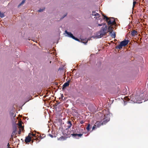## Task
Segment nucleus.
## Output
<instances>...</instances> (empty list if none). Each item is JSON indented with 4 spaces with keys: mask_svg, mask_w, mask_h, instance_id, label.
Segmentation results:
<instances>
[{
    "mask_svg": "<svg viewBox=\"0 0 148 148\" xmlns=\"http://www.w3.org/2000/svg\"><path fill=\"white\" fill-rule=\"evenodd\" d=\"M25 0H23L22 1L21 3L18 5V7H19L21 6V5L25 3Z\"/></svg>",
    "mask_w": 148,
    "mask_h": 148,
    "instance_id": "obj_17",
    "label": "nucleus"
},
{
    "mask_svg": "<svg viewBox=\"0 0 148 148\" xmlns=\"http://www.w3.org/2000/svg\"><path fill=\"white\" fill-rule=\"evenodd\" d=\"M65 32L67 34L68 36L69 37L71 38H73L74 37V36H73V34L71 33L68 32L66 30L65 31Z\"/></svg>",
    "mask_w": 148,
    "mask_h": 148,
    "instance_id": "obj_9",
    "label": "nucleus"
},
{
    "mask_svg": "<svg viewBox=\"0 0 148 148\" xmlns=\"http://www.w3.org/2000/svg\"><path fill=\"white\" fill-rule=\"evenodd\" d=\"M66 15V14L62 18H63Z\"/></svg>",
    "mask_w": 148,
    "mask_h": 148,
    "instance_id": "obj_37",
    "label": "nucleus"
},
{
    "mask_svg": "<svg viewBox=\"0 0 148 148\" xmlns=\"http://www.w3.org/2000/svg\"><path fill=\"white\" fill-rule=\"evenodd\" d=\"M7 148H12V147H7Z\"/></svg>",
    "mask_w": 148,
    "mask_h": 148,
    "instance_id": "obj_36",
    "label": "nucleus"
},
{
    "mask_svg": "<svg viewBox=\"0 0 148 148\" xmlns=\"http://www.w3.org/2000/svg\"><path fill=\"white\" fill-rule=\"evenodd\" d=\"M19 129H21V131H22L23 130H24V127H22V128H20Z\"/></svg>",
    "mask_w": 148,
    "mask_h": 148,
    "instance_id": "obj_32",
    "label": "nucleus"
},
{
    "mask_svg": "<svg viewBox=\"0 0 148 148\" xmlns=\"http://www.w3.org/2000/svg\"><path fill=\"white\" fill-rule=\"evenodd\" d=\"M97 127L95 125H94L93 127H92V131H93L94 130H95V129L97 128Z\"/></svg>",
    "mask_w": 148,
    "mask_h": 148,
    "instance_id": "obj_21",
    "label": "nucleus"
},
{
    "mask_svg": "<svg viewBox=\"0 0 148 148\" xmlns=\"http://www.w3.org/2000/svg\"><path fill=\"white\" fill-rule=\"evenodd\" d=\"M139 98V96H136L135 97H134L133 98V100L134 102L135 103H141V100L140 99H137Z\"/></svg>",
    "mask_w": 148,
    "mask_h": 148,
    "instance_id": "obj_5",
    "label": "nucleus"
},
{
    "mask_svg": "<svg viewBox=\"0 0 148 148\" xmlns=\"http://www.w3.org/2000/svg\"><path fill=\"white\" fill-rule=\"evenodd\" d=\"M32 140V137L29 135L25 137V142L26 143L30 142Z\"/></svg>",
    "mask_w": 148,
    "mask_h": 148,
    "instance_id": "obj_7",
    "label": "nucleus"
},
{
    "mask_svg": "<svg viewBox=\"0 0 148 148\" xmlns=\"http://www.w3.org/2000/svg\"><path fill=\"white\" fill-rule=\"evenodd\" d=\"M95 125H96L97 127H99L101 125H103L101 122L99 121H97Z\"/></svg>",
    "mask_w": 148,
    "mask_h": 148,
    "instance_id": "obj_12",
    "label": "nucleus"
},
{
    "mask_svg": "<svg viewBox=\"0 0 148 148\" xmlns=\"http://www.w3.org/2000/svg\"><path fill=\"white\" fill-rule=\"evenodd\" d=\"M102 24H103V25H102L103 26H106V25H106V24L105 23H103Z\"/></svg>",
    "mask_w": 148,
    "mask_h": 148,
    "instance_id": "obj_33",
    "label": "nucleus"
},
{
    "mask_svg": "<svg viewBox=\"0 0 148 148\" xmlns=\"http://www.w3.org/2000/svg\"><path fill=\"white\" fill-rule=\"evenodd\" d=\"M9 146H10V144H9V143H8V147H9Z\"/></svg>",
    "mask_w": 148,
    "mask_h": 148,
    "instance_id": "obj_34",
    "label": "nucleus"
},
{
    "mask_svg": "<svg viewBox=\"0 0 148 148\" xmlns=\"http://www.w3.org/2000/svg\"><path fill=\"white\" fill-rule=\"evenodd\" d=\"M138 34L137 32L135 30H133L131 32V35L132 36H134Z\"/></svg>",
    "mask_w": 148,
    "mask_h": 148,
    "instance_id": "obj_11",
    "label": "nucleus"
},
{
    "mask_svg": "<svg viewBox=\"0 0 148 148\" xmlns=\"http://www.w3.org/2000/svg\"><path fill=\"white\" fill-rule=\"evenodd\" d=\"M70 82V81L69 80V81H67V82L64 83L62 86V89H63L64 88L66 87L69 86V85Z\"/></svg>",
    "mask_w": 148,
    "mask_h": 148,
    "instance_id": "obj_10",
    "label": "nucleus"
},
{
    "mask_svg": "<svg viewBox=\"0 0 148 148\" xmlns=\"http://www.w3.org/2000/svg\"><path fill=\"white\" fill-rule=\"evenodd\" d=\"M67 138V137L66 136H62L59 137V138H58V140H66Z\"/></svg>",
    "mask_w": 148,
    "mask_h": 148,
    "instance_id": "obj_13",
    "label": "nucleus"
},
{
    "mask_svg": "<svg viewBox=\"0 0 148 148\" xmlns=\"http://www.w3.org/2000/svg\"><path fill=\"white\" fill-rule=\"evenodd\" d=\"M45 8H44V9H40V10H38V12H42V11H44V10H45Z\"/></svg>",
    "mask_w": 148,
    "mask_h": 148,
    "instance_id": "obj_27",
    "label": "nucleus"
},
{
    "mask_svg": "<svg viewBox=\"0 0 148 148\" xmlns=\"http://www.w3.org/2000/svg\"><path fill=\"white\" fill-rule=\"evenodd\" d=\"M4 17V15L3 14H1V18H3Z\"/></svg>",
    "mask_w": 148,
    "mask_h": 148,
    "instance_id": "obj_25",
    "label": "nucleus"
},
{
    "mask_svg": "<svg viewBox=\"0 0 148 148\" xmlns=\"http://www.w3.org/2000/svg\"><path fill=\"white\" fill-rule=\"evenodd\" d=\"M103 19H106V21L108 23L109 26L107 31L108 32H110V34L112 33L113 31L112 27L111 26L112 25H114L116 24L114 18H108L106 15L103 14Z\"/></svg>",
    "mask_w": 148,
    "mask_h": 148,
    "instance_id": "obj_1",
    "label": "nucleus"
},
{
    "mask_svg": "<svg viewBox=\"0 0 148 148\" xmlns=\"http://www.w3.org/2000/svg\"><path fill=\"white\" fill-rule=\"evenodd\" d=\"M45 134H42V136H40V137L39 138V139H41L42 138H44L45 137Z\"/></svg>",
    "mask_w": 148,
    "mask_h": 148,
    "instance_id": "obj_20",
    "label": "nucleus"
},
{
    "mask_svg": "<svg viewBox=\"0 0 148 148\" xmlns=\"http://www.w3.org/2000/svg\"><path fill=\"white\" fill-rule=\"evenodd\" d=\"M67 124L68 125H67V128H66V129H69L71 127L72 125L71 121H69L67 122Z\"/></svg>",
    "mask_w": 148,
    "mask_h": 148,
    "instance_id": "obj_14",
    "label": "nucleus"
},
{
    "mask_svg": "<svg viewBox=\"0 0 148 148\" xmlns=\"http://www.w3.org/2000/svg\"><path fill=\"white\" fill-rule=\"evenodd\" d=\"M33 140H32V142H33Z\"/></svg>",
    "mask_w": 148,
    "mask_h": 148,
    "instance_id": "obj_39",
    "label": "nucleus"
},
{
    "mask_svg": "<svg viewBox=\"0 0 148 148\" xmlns=\"http://www.w3.org/2000/svg\"><path fill=\"white\" fill-rule=\"evenodd\" d=\"M81 134H71V135L73 137H75V138L79 139V137H81L83 135V134L84 133L83 130L82 129V131Z\"/></svg>",
    "mask_w": 148,
    "mask_h": 148,
    "instance_id": "obj_4",
    "label": "nucleus"
},
{
    "mask_svg": "<svg viewBox=\"0 0 148 148\" xmlns=\"http://www.w3.org/2000/svg\"><path fill=\"white\" fill-rule=\"evenodd\" d=\"M16 128H15L14 130L13 131V132L12 133V137H13V136H14V135H16Z\"/></svg>",
    "mask_w": 148,
    "mask_h": 148,
    "instance_id": "obj_15",
    "label": "nucleus"
},
{
    "mask_svg": "<svg viewBox=\"0 0 148 148\" xmlns=\"http://www.w3.org/2000/svg\"><path fill=\"white\" fill-rule=\"evenodd\" d=\"M73 39H74L75 40H77L78 41H80V40H79L78 38H76V37H74L73 38Z\"/></svg>",
    "mask_w": 148,
    "mask_h": 148,
    "instance_id": "obj_23",
    "label": "nucleus"
},
{
    "mask_svg": "<svg viewBox=\"0 0 148 148\" xmlns=\"http://www.w3.org/2000/svg\"><path fill=\"white\" fill-rule=\"evenodd\" d=\"M80 123L81 124H83L84 123V121H80Z\"/></svg>",
    "mask_w": 148,
    "mask_h": 148,
    "instance_id": "obj_30",
    "label": "nucleus"
},
{
    "mask_svg": "<svg viewBox=\"0 0 148 148\" xmlns=\"http://www.w3.org/2000/svg\"><path fill=\"white\" fill-rule=\"evenodd\" d=\"M49 136H50V137H51V138H53V135H51L50 134H49Z\"/></svg>",
    "mask_w": 148,
    "mask_h": 148,
    "instance_id": "obj_28",
    "label": "nucleus"
},
{
    "mask_svg": "<svg viewBox=\"0 0 148 148\" xmlns=\"http://www.w3.org/2000/svg\"><path fill=\"white\" fill-rule=\"evenodd\" d=\"M102 25H103V24H98V26H102Z\"/></svg>",
    "mask_w": 148,
    "mask_h": 148,
    "instance_id": "obj_31",
    "label": "nucleus"
},
{
    "mask_svg": "<svg viewBox=\"0 0 148 148\" xmlns=\"http://www.w3.org/2000/svg\"><path fill=\"white\" fill-rule=\"evenodd\" d=\"M32 135L33 137H34V138L33 139V140H38V138H37L36 136V134H32Z\"/></svg>",
    "mask_w": 148,
    "mask_h": 148,
    "instance_id": "obj_16",
    "label": "nucleus"
},
{
    "mask_svg": "<svg viewBox=\"0 0 148 148\" xmlns=\"http://www.w3.org/2000/svg\"><path fill=\"white\" fill-rule=\"evenodd\" d=\"M92 16H94L95 17L96 19L98 20V18L100 17V14H98V13H96L95 11H93L92 12Z\"/></svg>",
    "mask_w": 148,
    "mask_h": 148,
    "instance_id": "obj_6",
    "label": "nucleus"
},
{
    "mask_svg": "<svg viewBox=\"0 0 148 148\" xmlns=\"http://www.w3.org/2000/svg\"><path fill=\"white\" fill-rule=\"evenodd\" d=\"M86 129L88 131H89L90 129V124H88Z\"/></svg>",
    "mask_w": 148,
    "mask_h": 148,
    "instance_id": "obj_18",
    "label": "nucleus"
},
{
    "mask_svg": "<svg viewBox=\"0 0 148 148\" xmlns=\"http://www.w3.org/2000/svg\"><path fill=\"white\" fill-rule=\"evenodd\" d=\"M105 117L106 116H104L105 118L103 119V121H101V123H102V124L103 125L105 124L110 120V119L109 118L108 119H106V118H105Z\"/></svg>",
    "mask_w": 148,
    "mask_h": 148,
    "instance_id": "obj_8",
    "label": "nucleus"
},
{
    "mask_svg": "<svg viewBox=\"0 0 148 148\" xmlns=\"http://www.w3.org/2000/svg\"><path fill=\"white\" fill-rule=\"evenodd\" d=\"M102 21V20H101V21Z\"/></svg>",
    "mask_w": 148,
    "mask_h": 148,
    "instance_id": "obj_38",
    "label": "nucleus"
},
{
    "mask_svg": "<svg viewBox=\"0 0 148 148\" xmlns=\"http://www.w3.org/2000/svg\"><path fill=\"white\" fill-rule=\"evenodd\" d=\"M99 32L100 37L105 35L108 33L107 25H106L104 27H103L101 28V29L100 30Z\"/></svg>",
    "mask_w": 148,
    "mask_h": 148,
    "instance_id": "obj_2",
    "label": "nucleus"
},
{
    "mask_svg": "<svg viewBox=\"0 0 148 148\" xmlns=\"http://www.w3.org/2000/svg\"><path fill=\"white\" fill-rule=\"evenodd\" d=\"M129 42L128 40H125L122 41L120 43L119 45L116 46L115 47L116 49H121L122 48L123 46H125L127 45Z\"/></svg>",
    "mask_w": 148,
    "mask_h": 148,
    "instance_id": "obj_3",
    "label": "nucleus"
},
{
    "mask_svg": "<svg viewBox=\"0 0 148 148\" xmlns=\"http://www.w3.org/2000/svg\"><path fill=\"white\" fill-rule=\"evenodd\" d=\"M87 42V41H86V42H83L84 43H85V44H86Z\"/></svg>",
    "mask_w": 148,
    "mask_h": 148,
    "instance_id": "obj_35",
    "label": "nucleus"
},
{
    "mask_svg": "<svg viewBox=\"0 0 148 148\" xmlns=\"http://www.w3.org/2000/svg\"><path fill=\"white\" fill-rule=\"evenodd\" d=\"M136 3V2L134 0V2H133V8L135 6V5Z\"/></svg>",
    "mask_w": 148,
    "mask_h": 148,
    "instance_id": "obj_22",
    "label": "nucleus"
},
{
    "mask_svg": "<svg viewBox=\"0 0 148 148\" xmlns=\"http://www.w3.org/2000/svg\"><path fill=\"white\" fill-rule=\"evenodd\" d=\"M11 116L13 118H14L15 116V115L13 113H11Z\"/></svg>",
    "mask_w": 148,
    "mask_h": 148,
    "instance_id": "obj_24",
    "label": "nucleus"
},
{
    "mask_svg": "<svg viewBox=\"0 0 148 148\" xmlns=\"http://www.w3.org/2000/svg\"><path fill=\"white\" fill-rule=\"evenodd\" d=\"M19 125L20 128H21L22 129V127H23L22 126V125L21 123H20L19 124V125Z\"/></svg>",
    "mask_w": 148,
    "mask_h": 148,
    "instance_id": "obj_26",
    "label": "nucleus"
},
{
    "mask_svg": "<svg viewBox=\"0 0 148 148\" xmlns=\"http://www.w3.org/2000/svg\"><path fill=\"white\" fill-rule=\"evenodd\" d=\"M111 36L112 38H115L116 37V34L115 33H114L113 34H112Z\"/></svg>",
    "mask_w": 148,
    "mask_h": 148,
    "instance_id": "obj_19",
    "label": "nucleus"
},
{
    "mask_svg": "<svg viewBox=\"0 0 148 148\" xmlns=\"http://www.w3.org/2000/svg\"><path fill=\"white\" fill-rule=\"evenodd\" d=\"M21 129H19V131H18V134H21Z\"/></svg>",
    "mask_w": 148,
    "mask_h": 148,
    "instance_id": "obj_29",
    "label": "nucleus"
}]
</instances>
